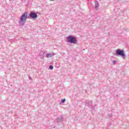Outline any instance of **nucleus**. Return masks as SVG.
Here are the masks:
<instances>
[{"label": "nucleus", "mask_w": 129, "mask_h": 129, "mask_svg": "<svg viewBox=\"0 0 129 129\" xmlns=\"http://www.w3.org/2000/svg\"><path fill=\"white\" fill-rule=\"evenodd\" d=\"M65 101H66V99H63L61 100L62 103H64V102H65Z\"/></svg>", "instance_id": "423d86ee"}, {"label": "nucleus", "mask_w": 129, "mask_h": 129, "mask_svg": "<svg viewBox=\"0 0 129 129\" xmlns=\"http://www.w3.org/2000/svg\"><path fill=\"white\" fill-rule=\"evenodd\" d=\"M49 69H50V70H53V66H49Z\"/></svg>", "instance_id": "0eeeda50"}, {"label": "nucleus", "mask_w": 129, "mask_h": 129, "mask_svg": "<svg viewBox=\"0 0 129 129\" xmlns=\"http://www.w3.org/2000/svg\"><path fill=\"white\" fill-rule=\"evenodd\" d=\"M67 39L68 40V42H69L70 43L76 44V43L77 42V40H76V38H75V37H73L72 36H70L68 37Z\"/></svg>", "instance_id": "f03ea898"}, {"label": "nucleus", "mask_w": 129, "mask_h": 129, "mask_svg": "<svg viewBox=\"0 0 129 129\" xmlns=\"http://www.w3.org/2000/svg\"><path fill=\"white\" fill-rule=\"evenodd\" d=\"M29 16L33 19H36V18H37V14L36 13H31Z\"/></svg>", "instance_id": "20e7f679"}, {"label": "nucleus", "mask_w": 129, "mask_h": 129, "mask_svg": "<svg viewBox=\"0 0 129 129\" xmlns=\"http://www.w3.org/2000/svg\"><path fill=\"white\" fill-rule=\"evenodd\" d=\"M95 7H96V8H98V3L95 4Z\"/></svg>", "instance_id": "6e6552de"}, {"label": "nucleus", "mask_w": 129, "mask_h": 129, "mask_svg": "<svg viewBox=\"0 0 129 129\" xmlns=\"http://www.w3.org/2000/svg\"><path fill=\"white\" fill-rule=\"evenodd\" d=\"M116 54L117 55H119V56H121V57H124V52H123V51L121 50H117L116 51Z\"/></svg>", "instance_id": "7ed1b4c3"}, {"label": "nucleus", "mask_w": 129, "mask_h": 129, "mask_svg": "<svg viewBox=\"0 0 129 129\" xmlns=\"http://www.w3.org/2000/svg\"><path fill=\"white\" fill-rule=\"evenodd\" d=\"M50 1H51L52 2H54V0H50Z\"/></svg>", "instance_id": "1a4fd4ad"}, {"label": "nucleus", "mask_w": 129, "mask_h": 129, "mask_svg": "<svg viewBox=\"0 0 129 129\" xmlns=\"http://www.w3.org/2000/svg\"><path fill=\"white\" fill-rule=\"evenodd\" d=\"M46 57H47V58H50V57H52V54L47 53L46 54Z\"/></svg>", "instance_id": "39448f33"}, {"label": "nucleus", "mask_w": 129, "mask_h": 129, "mask_svg": "<svg viewBox=\"0 0 129 129\" xmlns=\"http://www.w3.org/2000/svg\"><path fill=\"white\" fill-rule=\"evenodd\" d=\"M27 19H28V13H24L20 18V20L19 21V24L22 26L25 24L26 23V21H27Z\"/></svg>", "instance_id": "f257e3e1"}]
</instances>
